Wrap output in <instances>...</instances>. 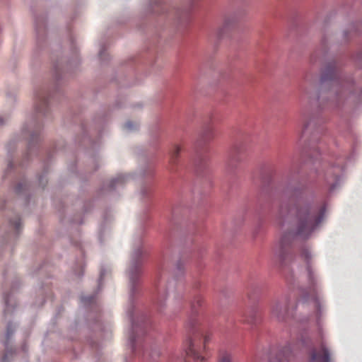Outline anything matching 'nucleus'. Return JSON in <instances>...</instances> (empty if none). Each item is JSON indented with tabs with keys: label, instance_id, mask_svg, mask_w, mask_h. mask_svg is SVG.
Returning a JSON list of instances; mask_svg holds the SVG:
<instances>
[{
	"label": "nucleus",
	"instance_id": "1",
	"mask_svg": "<svg viewBox=\"0 0 362 362\" xmlns=\"http://www.w3.org/2000/svg\"><path fill=\"white\" fill-rule=\"evenodd\" d=\"M325 211V206L317 208L300 200L291 207H281L282 226L284 227L288 222L290 228L283 235L275 250V255L279 262L284 264L291 257L290 247L293 238L297 236L308 238L322 221Z\"/></svg>",
	"mask_w": 362,
	"mask_h": 362
},
{
	"label": "nucleus",
	"instance_id": "2",
	"mask_svg": "<svg viewBox=\"0 0 362 362\" xmlns=\"http://www.w3.org/2000/svg\"><path fill=\"white\" fill-rule=\"evenodd\" d=\"M300 255L307 264V271L310 281L309 288L303 294L302 303L305 307H308L313 310L315 317L318 322L323 315L324 305L317 293L315 277L310 265L312 255L308 248H303Z\"/></svg>",
	"mask_w": 362,
	"mask_h": 362
},
{
	"label": "nucleus",
	"instance_id": "3",
	"mask_svg": "<svg viewBox=\"0 0 362 362\" xmlns=\"http://www.w3.org/2000/svg\"><path fill=\"white\" fill-rule=\"evenodd\" d=\"M290 308L288 297H284L274 301L271 306L272 317L279 321L284 320Z\"/></svg>",
	"mask_w": 362,
	"mask_h": 362
},
{
	"label": "nucleus",
	"instance_id": "4",
	"mask_svg": "<svg viewBox=\"0 0 362 362\" xmlns=\"http://www.w3.org/2000/svg\"><path fill=\"white\" fill-rule=\"evenodd\" d=\"M310 362H330V353L322 340L319 349H313L310 353Z\"/></svg>",
	"mask_w": 362,
	"mask_h": 362
},
{
	"label": "nucleus",
	"instance_id": "5",
	"mask_svg": "<svg viewBox=\"0 0 362 362\" xmlns=\"http://www.w3.org/2000/svg\"><path fill=\"white\" fill-rule=\"evenodd\" d=\"M184 362H205V358L195 349L191 339L185 342Z\"/></svg>",
	"mask_w": 362,
	"mask_h": 362
},
{
	"label": "nucleus",
	"instance_id": "6",
	"mask_svg": "<svg viewBox=\"0 0 362 362\" xmlns=\"http://www.w3.org/2000/svg\"><path fill=\"white\" fill-rule=\"evenodd\" d=\"M175 281L172 280L168 283L166 286L165 282L163 279H159L158 281L156 283V288L157 291V299L156 303L159 307H162L164 300L166 297V289H171L172 286L175 284Z\"/></svg>",
	"mask_w": 362,
	"mask_h": 362
},
{
	"label": "nucleus",
	"instance_id": "7",
	"mask_svg": "<svg viewBox=\"0 0 362 362\" xmlns=\"http://www.w3.org/2000/svg\"><path fill=\"white\" fill-rule=\"evenodd\" d=\"M143 255V251L141 248L137 249L134 251L133 255V262L132 265L129 269V279L132 285L134 284L136 280L137 279L140 269H139V264L140 261L139 258Z\"/></svg>",
	"mask_w": 362,
	"mask_h": 362
},
{
	"label": "nucleus",
	"instance_id": "8",
	"mask_svg": "<svg viewBox=\"0 0 362 362\" xmlns=\"http://www.w3.org/2000/svg\"><path fill=\"white\" fill-rule=\"evenodd\" d=\"M329 81L332 87L339 85L335 63H331L327 66L321 78L322 83Z\"/></svg>",
	"mask_w": 362,
	"mask_h": 362
},
{
	"label": "nucleus",
	"instance_id": "9",
	"mask_svg": "<svg viewBox=\"0 0 362 362\" xmlns=\"http://www.w3.org/2000/svg\"><path fill=\"white\" fill-rule=\"evenodd\" d=\"M180 151L181 148L178 145H174L170 156V163L171 165L177 164Z\"/></svg>",
	"mask_w": 362,
	"mask_h": 362
},
{
	"label": "nucleus",
	"instance_id": "10",
	"mask_svg": "<svg viewBox=\"0 0 362 362\" xmlns=\"http://www.w3.org/2000/svg\"><path fill=\"white\" fill-rule=\"evenodd\" d=\"M239 151L236 148L233 149L230 153L228 158V165L233 167L237 163H240L242 160L241 157L240 156Z\"/></svg>",
	"mask_w": 362,
	"mask_h": 362
},
{
	"label": "nucleus",
	"instance_id": "11",
	"mask_svg": "<svg viewBox=\"0 0 362 362\" xmlns=\"http://www.w3.org/2000/svg\"><path fill=\"white\" fill-rule=\"evenodd\" d=\"M204 304V298L202 296L197 295L194 298L192 302V310L193 313H197L198 308H200Z\"/></svg>",
	"mask_w": 362,
	"mask_h": 362
},
{
	"label": "nucleus",
	"instance_id": "12",
	"mask_svg": "<svg viewBox=\"0 0 362 362\" xmlns=\"http://www.w3.org/2000/svg\"><path fill=\"white\" fill-rule=\"evenodd\" d=\"M38 100L40 105L37 107V110L40 112H42L43 109H45L48 104V99L45 96H38Z\"/></svg>",
	"mask_w": 362,
	"mask_h": 362
},
{
	"label": "nucleus",
	"instance_id": "13",
	"mask_svg": "<svg viewBox=\"0 0 362 362\" xmlns=\"http://www.w3.org/2000/svg\"><path fill=\"white\" fill-rule=\"evenodd\" d=\"M132 329H133V332H134V331L137 329V326L134 324L132 326ZM129 341H130V344H131L132 351L134 352H135L136 351V337L134 334V333H132V334L129 337Z\"/></svg>",
	"mask_w": 362,
	"mask_h": 362
},
{
	"label": "nucleus",
	"instance_id": "14",
	"mask_svg": "<svg viewBox=\"0 0 362 362\" xmlns=\"http://www.w3.org/2000/svg\"><path fill=\"white\" fill-rule=\"evenodd\" d=\"M204 140L207 141L214 137V130L211 127H208L203 134Z\"/></svg>",
	"mask_w": 362,
	"mask_h": 362
},
{
	"label": "nucleus",
	"instance_id": "15",
	"mask_svg": "<svg viewBox=\"0 0 362 362\" xmlns=\"http://www.w3.org/2000/svg\"><path fill=\"white\" fill-rule=\"evenodd\" d=\"M218 362H231V356L226 351L221 352L219 355Z\"/></svg>",
	"mask_w": 362,
	"mask_h": 362
},
{
	"label": "nucleus",
	"instance_id": "16",
	"mask_svg": "<svg viewBox=\"0 0 362 362\" xmlns=\"http://www.w3.org/2000/svg\"><path fill=\"white\" fill-rule=\"evenodd\" d=\"M136 127V124L132 122H127L124 124V128L127 130H132V129H135Z\"/></svg>",
	"mask_w": 362,
	"mask_h": 362
},
{
	"label": "nucleus",
	"instance_id": "17",
	"mask_svg": "<svg viewBox=\"0 0 362 362\" xmlns=\"http://www.w3.org/2000/svg\"><path fill=\"white\" fill-rule=\"evenodd\" d=\"M11 224L16 229L18 230V228L21 226V220L18 217H16L13 221L11 222Z\"/></svg>",
	"mask_w": 362,
	"mask_h": 362
},
{
	"label": "nucleus",
	"instance_id": "18",
	"mask_svg": "<svg viewBox=\"0 0 362 362\" xmlns=\"http://www.w3.org/2000/svg\"><path fill=\"white\" fill-rule=\"evenodd\" d=\"M197 323H198L197 320L193 317V318H191V319H189V321L187 322V325L188 327H190L193 328V327H195V325H196Z\"/></svg>",
	"mask_w": 362,
	"mask_h": 362
},
{
	"label": "nucleus",
	"instance_id": "19",
	"mask_svg": "<svg viewBox=\"0 0 362 362\" xmlns=\"http://www.w3.org/2000/svg\"><path fill=\"white\" fill-rule=\"evenodd\" d=\"M271 362H286V360H280L279 358H276L275 360Z\"/></svg>",
	"mask_w": 362,
	"mask_h": 362
},
{
	"label": "nucleus",
	"instance_id": "20",
	"mask_svg": "<svg viewBox=\"0 0 362 362\" xmlns=\"http://www.w3.org/2000/svg\"><path fill=\"white\" fill-rule=\"evenodd\" d=\"M122 182V179L120 177H117V178H116L115 180H113L114 184L115 182Z\"/></svg>",
	"mask_w": 362,
	"mask_h": 362
},
{
	"label": "nucleus",
	"instance_id": "21",
	"mask_svg": "<svg viewBox=\"0 0 362 362\" xmlns=\"http://www.w3.org/2000/svg\"><path fill=\"white\" fill-rule=\"evenodd\" d=\"M307 127H308V124H304L303 125V131H305Z\"/></svg>",
	"mask_w": 362,
	"mask_h": 362
},
{
	"label": "nucleus",
	"instance_id": "22",
	"mask_svg": "<svg viewBox=\"0 0 362 362\" xmlns=\"http://www.w3.org/2000/svg\"><path fill=\"white\" fill-rule=\"evenodd\" d=\"M7 332H8V335L11 334V333H12V332H10V328L9 327H8Z\"/></svg>",
	"mask_w": 362,
	"mask_h": 362
},
{
	"label": "nucleus",
	"instance_id": "23",
	"mask_svg": "<svg viewBox=\"0 0 362 362\" xmlns=\"http://www.w3.org/2000/svg\"><path fill=\"white\" fill-rule=\"evenodd\" d=\"M207 341H208V338L205 337V339H204V344H206Z\"/></svg>",
	"mask_w": 362,
	"mask_h": 362
},
{
	"label": "nucleus",
	"instance_id": "24",
	"mask_svg": "<svg viewBox=\"0 0 362 362\" xmlns=\"http://www.w3.org/2000/svg\"><path fill=\"white\" fill-rule=\"evenodd\" d=\"M103 272H101V273H100V279H103Z\"/></svg>",
	"mask_w": 362,
	"mask_h": 362
}]
</instances>
